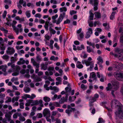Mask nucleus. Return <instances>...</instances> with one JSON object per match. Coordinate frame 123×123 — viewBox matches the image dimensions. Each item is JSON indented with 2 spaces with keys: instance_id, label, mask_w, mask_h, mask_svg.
<instances>
[{
  "instance_id": "nucleus-1",
  "label": "nucleus",
  "mask_w": 123,
  "mask_h": 123,
  "mask_svg": "<svg viewBox=\"0 0 123 123\" xmlns=\"http://www.w3.org/2000/svg\"><path fill=\"white\" fill-rule=\"evenodd\" d=\"M113 105L119 107V110L118 111L115 112V114L121 118L123 119V106L119 102L115 100H113L112 102L111 107Z\"/></svg>"
},
{
  "instance_id": "nucleus-2",
  "label": "nucleus",
  "mask_w": 123,
  "mask_h": 123,
  "mask_svg": "<svg viewBox=\"0 0 123 123\" xmlns=\"http://www.w3.org/2000/svg\"><path fill=\"white\" fill-rule=\"evenodd\" d=\"M66 92H65L64 91H62L61 92V94L62 95H63L65 94L66 96L65 98H62L61 100L59 101L60 103H63L65 102H67L68 99V96L69 95V93H70L71 89L69 88L68 87H67L65 88Z\"/></svg>"
},
{
  "instance_id": "nucleus-3",
  "label": "nucleus",
  "mask_w": 123,
  "mask_h": 123,
  "mask_svg": "<svg viewBox=\"0 0 123 123\" xmlns=\"http://www.w3.org/2000/svg\"><path fill=\"white\" fill-rule=\"evenodd\" d=\"M27 103L25 104V105L26 106H29L31 105V106L37 105L39 104H41L42 103V101L41 100L38 101L36 100H35L31 99L28 100L26 101Z\"/></svg>"
},
{
  "instance_id": "nucleus-4",
  "label": "nucleus",
  "mask_w": 123,
  "mask_h": 123,
  "mask_svg": "<svg viewBox=\"0 0 123 123\" xmlns=\"http://www.w3.org/2000/svg\"><path fill=\"white\" fill-rule=\"evenodd\" d=\"M115 52L117 53V55L114 54L112 52L110 53V54L115 57H118L120 59L122 60L123 59V49H117L115 50Z\"/></svg>"
},
{
  "instance_id": "nucleus-5",
  "label": "nucleus",
  "mask_w": 123,
  "mask_h": 123,
  "mask_svg": "<svg viewBox=\"0 0 123 123\" xmlns=\"http://www.w3.org/2000/svg\"><path fill=\"white\" fill-rule=\"evenodd\" d=\"M119 87L118 83L116 81L112 82V85L109 83L108 84V86L106 88L107 91L111 90L112 88H113L115 90H117Z\"/></svg>"
},
{
  "instance_id": "nucleus-6",
  "label": "nucleus",
  "mask_w": 123,
  "mask_h": 123,
  "mask_svg": "<svg viewBox=\"0 0 123 123\" xmlns=\"http://www.w3.org/2000/svg\"><path fill=\"white\" fill-rule=\"evenodd\" d=\"M114 75L118 80H121L123 79V72L122 71L115 72Z\"/></svg>"
},
{
  "instance_id": "nucleus-7",
  "label": "nucleus",
  "mask_w": 123,
  "mask_h": 123,
  "mask_svg": "<svg viewBox=\"0 0 123 123\" xmlns=\"http://www.w3.org/2000/svg\"><path fill=\"white\" fill-rule=\"evenodd\" d=\"M11 67L12 68H15V70H16L15 72L12 74V75L16 76L18 75L19 74V71L20 69V68L19 66H17L14 68L15 67V65L13 64L11 65Z\"/></svg>"
},
{
  "instance_id": "nucleus-8",
  "label": "nucleus",
  "mask_w": 123,
  "mask_h": 123,
  "mask_svg": "<svg viewBox=\"0 0 123 123\" xmlns=\"http://www.w3.org/2000/svg\"><path fill=\"white\" fill-rule=\"evenodd\" d=\"M65 15V12L63 13L62 14H61L58 18L57 20L53 21V23H56L57 25H58L60 24L62 21L63 18V17Z\"/></svg>"
},
{
  "instance_id": "nucleus-9",
  "label": "nucleus",
  "mask_w": 123,
  "mask_h": 123,
  "mask_svg": "<svg viewBox=\"0 0 123 123\" xmlns=\"http://www.w3.org/2000/svg\"><path fill=\"white\" fill-rule=\"evenodd\" d=\"M92 60V58L89 57L88 58L87 60H83L82 61V62L83 64H85L87 66H88L93 63L91 61Z\"/></svg>"
},
{
  "instance_id": "nucleus-10",
  "label": "nucleus",
  "mask_w": 123,
  "mask_h": 123,
  "mask_svg": "<svg viewBox=\"0 0 123 123\" xmlns=\"http://www.w3.org/2000/svg\"><path fill=\"white\" fill-rule=\"evenodd\" d=\"M43 113L44 117H50V111L49 109L47 108L44 109L43 111Z\"/></svg>"
},
{
  "instance_id": "nucleus-11",
  "label": "nucleus",
  "mask_w": 123,
  "mask_h": 123,
  "mask_svg": "<svg viewBox=\"0 0 123 123\" xmlns=\"http://www.w3.org/2000/svg\"><path fill=\"white\" fill-rule=\"evenodd\" d=\"M7 54L11 55L14 54L15 52V50L12 47H8L6 51Z\"/></svg>"
},
{
  "instance_id": "nucleus-12",
  "label": "nucleus",
  "mask_w": 123,
  "mask_h": 123,
  "mask_svg": "<svg viewBox=\"0 0 123 123\" xmlns=\"http://www.w3.org/2000/svg\"><path fill=\"white\" fill-rule=\"evenodd\" d=\"M88 31L86 33L85 36V38H89L90 37L91 34H92V31L91 28H89Z\"/></svg>"
},
{
  "instance_id": "nucleus-13",
  "label": "nucleus",
  "mask_w": 123,
  "mask_h": 123,
  "mask_svg": "<svg viewBox=\"0 0 123 123\" xmlns=\"http://www.w3.org/2000/svg\"><path fill=\"white\" fill-rule=\"evenodd\" d=\"M89 3L93 6L98 5L99 2L98 0H89Z\"/></svg>"
},
{
  "instance_id": "nucleus-14",
  "label": "nucleus",
  "mask_w": 123,
  "mask_h": 123,
  "mask_svg": "<svg viewBox=\"0 0 123 123\" xmlns=\"http://www.w3.org/2000/svg\"><path fill=\"white\" fill-rule=\"evenodd\" d=\"M98 97L99 96L98 94H96L94 95V98H93L91 100V101H90L89 105L90 106H92L91 104L96 101V99L98 98Z\"/></svg>"
},
{
  "instance_id": "nucleus-15",
  "label": "nucleus",
  "mask_w": 123,
  "mask_h": 123,
  "mask_svg": "<svg viewBox=\"0 0 123 123\" xmlns=\"http://www.w3.org/2000/svg\"><path fill=\"white\" fill-rule=\"evenodd\" d=\"M12 115L11 113V112H8L6 113L5 115V117L9 121H10L11 120V118Z\"/></svg>"
},
{
  "instance_id": "nucleus-16",
  "label": "nucleus",
  "mask_w": 123,
  "mask_h": 123,
  "mask_svg": "<svg viewBox=\"0 0 123 123\" xmlns=\"http://www.w3.org/2000/svg\"><path fill=\"white\" fill-rule=\"evenodd\" d=\"M96 74L94 72H92L90 73L89 78L90 79L93 78V80L96 81L97 80V78L96 77Z\"/></svg>"
},
{
  "instance_id": "nucleus-17",
  "label": "nucleus",
  "mask_w": 123,
  "mask_h": 123,
  "mask_svg": "<svg viewBox=\"0 0 123 123\" xmlns=\"http://www.w3.org/2000/svg\"><path fill=\"white\" fill-rule=\"evenodd\" d=\"M97 76L99 78H100V81L101 82H104V79L105 78L102 74H100L99 72H98L97 73Z\"/></svg>"
},
{
  "instance_id": "nucleus-18",
  "label": "nucleus",
  "mask_w": 123,
  "mask_h": 123,
  "mask_svg": "<svg viewBox=\"0 0 123 123\" xmlns=\"http://www.w3.org/2000/svg\"><path fill=\"white\" fill-rule=\"evenodd\" d=\"M15 19L16 20H18L20 23H21L22 22L25 21V19L24 18H20L19 16H16L15 18Z\"/></svg>"
},
{
  "instance_id": "nucleus-19",
  "label": "nucleus",
  "mask_w": 123,
  "mask_h": 123,
  "mask_svg": "<svg viewBox=\"0 0 123 123\" xmlns=\"http://www.w3.org/2000/svg\"><path fill=\"white\" fill-rule=\"evenodd\" d=\"M45 84L44 85V87L47 90H49V87L47 86L49 85L50 83V82L48 80H46L45 81Z\"/></svg>"
},
{
  "instance_id": "nucleus-20",
  "label": "nucleus",
  "mask_w": 123,
  "mask_h": 123,
  "mask_svg": "<svg viewBox=\"0 0 123 123\" xmlns=\"http://www.w3.org/2000/svg\"><path fill=\"white\" fill-rule=\"evenodd\" d=\"M76 66L77 68L79 69L82 68L83 67L81 62L79 61L77 62Z\"/></svg>"
},
{
  "instance_id": "nucleus-21",
  "label": "nucleus",
  "mask_w": 123,
  "mask_h": 123,
  "mask_svg": "<svg viewBox=\"0 0 123 123\" xmlns=\"http://www.w3.org/2000/svg\"><path fill=\"white\" fill-rule=\"evenodd\" d=\"M97 59L98 60L97 63L98 64H100V63H101L103 62V60L101 56H99Z\"/></svg>"
},
{
  "instance_id": "nucleus-22",
  "label": "nucleus",
  "mask_w": 123,
  "mask_h": 123,
  "mask_svg": "<svg viewBox=\"0 0 123 123\" xmlns=\"http://www.w3.org/2000/svg\"><path fill=\"white\" fill-rule=\"evenodd\" d=\"M7 66L6 65H2L0 66V70L2 69V70L4 72H5L6 70V68Z\"/></svg>"
},
{
  "instance_id": "nucleus-23",
  "label": "nucleus",
  "mask_w": 123,
  "mask_h": 123,
  "mask_svg": "<svg viewBox=\"0 0 123 123\" xmlns=\"http://www.w3.org/2000/svg\"><path fill=\"white\" fill-rule=\"evenodd\" d=\"M25 63V61L22 58H20L19 60L17 62L18 65H20L24 64Z\"/></svg>"
},
{
  "instance_id": "nucleus-24",
  "label": "nucleus",
  "mask_w": 123,
  "mask_h": 123,
  "mask_svg": "<svg viewBox=\"0 0 123 123\" xmlns=\"http://www.w3.org/2000/svg\"><path fill=\"white\" fill-rule=\"evenodd\" d=\"M87 54L84 51L82 52L80 55L81 57L83 59L86 58L87 57Z\"/></svg>"
},
{
  "instance_id": "nucleus-25",
  "label": "nucleus",
  "mask_w": 123,
  "mask_h": 123,
  "mask_svg": "<svg viewBox=\"0 0 123 123\" xmlns=\"http://www.w3.org/2000/svg\"><path fill=\"white\" fill-rule=\"evenodd\" d=\"M78 39L79 40H80L83 38L84 37L83 33L81 32L80 34H78Z\"/></svg>"
},
{
  "instance_id": "nucleus-26",
  "label": "nucleus",
  "mask_w": 123,
  "mask_h": 123,
  "mask_svg": "<svg viewBox=\"0 0 123 123\" xmlns=\"http://www.w3.org/2000/svg\"><path fill=\"white\" fill-rule=\"evenodd\" d=\"M75 110V108H71L70 109H67L66 110V112L68 114V115L71 113L72 111H74Z\"/></svg>"
},
{
  "instance_id": "nucleus-27",
  "label": "nucleus",
  "mask_w": 123,
  "mask_h": 123,
  "mask_svg": "<svg viewBox=\"0 0 123 123\" xmlns=\"http://www.w3.org/2000/svg\"><path fill=\"white\" fill-rule=\"evenodd\" d=\"M90 15L89 17L88 20H92L93 18L94 14L92 12V11H90L89 12Z\"/></svg>"
},
{
  "instance_id": "nucleus-28",
  "label": "nucleus",
  "mask_w": 123,
  "mask_h": 123,
  "mask_svg": "<svg viewBox=\"0 0 123 123\" xmlns=\"http://www.w3.org/2000/svg\"><path fill=\"white\" fill-rule=\"evenodd\" d=\"M41 69L44 70H46L47 68V65H45L44 63H42L41 64Z\"/></svg>"
},
{
  "instance_id": "nucleus-29",
  "label": "nucleus",
  "mask_w": 123,
  "mask_h": 123,
  "mask_svg": "<svg viewBox=\"0 0 123 123\" xmlns=\"http://www.w3.org/2000/svg\"><path fill=\"white\" fill-rule=\"evenodd\" d=\"M54 105L53 103L52 102H50L49 104V107L50 110H53L55 108Z\"/></svg>"
},
{
  "instance_id": "nucleus-30",
  "label": "nucleus",
  "mask_w": 123,
  "mask_h": 123,
  "mask_svg": "<svg viewBox=\"0 0 123 123\" xmlns=\"http://www.w3.org/2000/svg\"><path fill=\"white\" fill-rule=\"evenodd\" d=\"M95 15L96 18H101V15L99 12H96L95 13Z\"/></svg>"
},
{
  "instance_id": "nucleus-31",
  "label": "nucleus",
  "mask_w": 123,
  "mask_h": 123,
  "mask_svg": "<svg viewBox=\"0 0 123 123\" xmlns=\"http://www.w3.org/2000/svg\"><path fill=\"white\" fill-rule=\"evenodd\" d=\"M23 99H26L27 98L30 99V95L28 94H25L22 96Z\"/></svg>"
},
{
  "instance_id": "nucleus-32",
  "label": "nucleus",
  "mask_w": 123,
  "mask_h": 123,
  "mask_svg": "<svg viewBox=\"0 0 123 123\" xmlns=\"http://www.w3.org/2000/svg\"><path fill=\"white\" fill-rule=\"evenodd\" d=\"M117 64L116 65L117 66L116 67V68H118L119 69H121L123 68V64L122 63H117Z\"/></svg>"
},
{
  "instance_id": "nucleus-33",
  "label": "nucleus",
  "mask_w": 123,
  "mask_h": 123,
  "mask_svg": "<svg viewBox=\"0 0 123 123\" xmlns=\"http://www.w3.org/2000/svg\"><path fill=\"white\" fill-rule=\"evenodd\" d=\"M43 99L45 102H49L50 101V99L48 97L45 96L43 98Z\"/></svg>"
},
{
  "instance_id": "nucleus-34",
  "label": "nucleus",
  "mask_w": 123,
  "mask_h": 123,
  "mask_svg": "<svg viewBox=\"0 0 123 123\" xmlns=\"http://www.w3.org/2000/svg\"><path fill=\"white\" fill-rule=\"evenodd\" d=\"M58 59V58L57 57H55L54 56H51L50 58V59L51 60L54 61L57 60Z\"/></svg>"
},
{
  "instance_id": "nucleus-35",
  "label": "nucleus",
  "mask_w": 123,
  "mask_h": 123,
  "mask_svg": "<svg viewBox=\"0 0 123 123\" xmlns=\"http://www.w3.org/2000/svg\"><path fill=\"white\" fill-rule=\"evenodd\" d=\"M116 13V12L115 11H114L112 12L110 16V18L111 19L113 20V19L114 18V15Z\"/></svg>"
},
{
  "instance_id": "nucleus-36",
  "label": "nucleus",
  "mask_w": 123,
  "mask_h": 123,
  "mask_svg": "<svg viewBox=\"0 0 123 123\" xmlns=\"http://www.w3.org/2000/svg\"><path fill=\"white\" fill-rule=\"evenodd\" d=\"M19 97V96L17 97H14L12 98V103H14L15 101H17L18 100Z\"/></svg>"
},
{
  "instance_id": "nucleus-37",
  "label": "nucleus",
  "mask_w": 123,
  "mask_h": 123,
  "mask_svg": "<svg viewBox=\"0 0 123 123\" xmlns=\"http://www.w3.org/2000/svg\"><path fill=\"white\" fill-rule=\"evenodd\" d=\"M85 49L84 46L83 44H82L80 46L77 47V49L78 50H81Z\"/></svg>"
},
{
  "instance_id": "nucleus-38",
  "label": "nucleus",
  "mask_w": 123,
  "mask_h": 123,
  "mask_svg": "<svg viewBox=\"0 0 123 123\" xmlns=\"http://www.w3.org/2000/svg\"><path fill=\"white\" fill-rule=\"evenodd\" d=\"M21 115V114L18 113H15L13 115V117L14 118H16L18 117V116H20Z\"/></svg>"
},
{
  "instance_id": "nucleus-39",
  "label": "nucleus",
  "mask_w": 123,
  "mask_h": 123,
  "mask_svg": "<svg viewBox=\"0 0 123 123\" xmlns=\"http://www.w3.org/2000/svg\"><path fill=\"white\" fill-rule=\"evenodd\" d=\"M30 11H26L25 13L26 16L28 18H29L31 17Z\"/></svg>"
},
{
  "instance_id": "nucleus-40",
  "label": "nucleus",
  "mask_w": 123,
  "mask_h": 123,
  "mask_svg": "<svg viewBox=\"0 0 123 123\" xmlns=\"http://www.w3.org/2000/svg\"><path fill=\"white\" fill-rule=\"evenodd\" d=\"M49 22L48 21H46L45 23V25H44V27L45 29L46 30H48V27L49 26Z\"/></svg>"
},
{
  "instance_id": "nucleus-41",
  "label": "nucleus",
  "mask_w": 123,
  "mask_h": 123,
  "mask_svg": "<svg viewBox=\"0 0 123 123\" xmlns=\"http://www.w3.org/2000/svg\"><path fill=\"white\" fill-rule=\"evenodd\" d=\"M24 91L26 93L29 92L31 90V89L29 87H25L24 89Z\"/></svg>"
},
{
  "instance_id": "nucleus-42",
  "label": "nucleus",
  "mask_w": 123,
  "mask_h": 123,
  "mask_svg": "<svg viewBox=\"0 0 123 123\" xmlns=\"http://www.w3.org/2000/svg\"><path fill=\"white\" fill-rule=\"evenodd\" d=\"M12 27L14 31L17 34H18V29L16 28L14 26H12Z\"/></svg>"
},
{
  "instance_id": "nucleus-43",
  "label": "nucleus",
  "mask_w": 123,
  "mask_h": 123,
  "mask_svg": "<svg viewBox=\"0 0 123 123\" xmlns=\"http://www.w3.org/2000/svg\"><path fill=\"white\" fill-rule=\"evenodd\" d=\"M59 10L60 12H62L63 11L66 12L67 10V8L65 7H63L61 8H60L59 9Z\"/></svg>"
},
{
  "instance_id": "nucleus-44",
  "label": "nucleus",
  "mask_w": 123,
  "mask_h": 123,
  "mask_svg": "<svg viewBox=\"0 0 123 123\" xmlns=\"http://www.w3.org/2000/svg\"><path fill=\"white\" fill-rule=\"evenodd\" d=\"M17 60L16 57H12L11 59V62L12 63H14L15 61Z\"/></svg>"
},
{
  "instance_id": "nucleus-45",
  "label": "nucleus",
  "mask_w": 123,
  "mask_h": 123,
  "mask_svg": "<svg viewBox=\"0 0 123 123\" xmlns=\"http://www.w3.org/2000/svg\"><path fill=\"white\" fill-rule=\"evenodd\" d=\"M19 117V120L21 121H24L25 120V118L22 116L21 115Z\"/></svg>"
},
{
  "instance_id": "nucleus-46",
  "label": "nucleus",
  "mask_w": 123,
  "mask_h": 123,
  "mask_svg": "<svg viewBox=\"0 0 123 123\" xmlns=\"http://www.w3.org/2000/svg\"><path fill=\"white\" fill-rule=\"evenodd\" d=\"M88 23L90 27H92L93 26V23L92 21L90 20H88Z\"/></svg>"
},
{
  "instance_id": "nucleus-47",
  "label": "nucleus",
  "mask_w": 123,
  "mask_h": 123,
  "mask_svg": "<svg viewBox=\"0 0 123 123\" xmlns=\"http://www.w3.org/2000/svg\"><path fill=\"white\" fill-rule=\"evenodd\" d=\"M98 122L97 123H103L105 122L104 120L101 118H99L98 119Z\"/></svg>"
},
{
  "instance_id": "nucleus-48",
  "label": "nucleus",
  "mask_w": 123,
  "mask_h": 123,
  "mask_svg": "<svg viewBox=\"0 0 123 123\" xmlns=\"http://www.w3.org/2000/svg\"><path fill=\"white\" fill-rule=\"evenodd\" d=\"M3 59L5 60H7L9 58V56L7 55H3L2 57Z\"/></svg>"
},
{
  "instance_id": "nucleus-49",
  "label": "nucleus",
  "mask_w": 123,
  "mask_h": 123,
  "mask_svg": "<svg viewBox=\"0 0 123 123\" xmlns=\"http://www.w3.org/2000/svg\"><path fill=\"white\" fill-rule=\"evenodd\" d=\"M100 25L101 24L99 21H95L94 23V27L96 26L97 25Z\"/></svg>"
},
{
  "instance_id": "nucleus-50",
  "label": "nucleus",
  "mask_w": 123,
  "mask_h": 123,
  "mask_svg": "<svg viewBox=\"0 0 123 123\" xmlns=\"http://www.w3.org/2000/svg\"><path fill=\"white\" fill-rule=\"evenodd\" d=\"M49 30L50 32L53 34H55L56 33V31L51 28H49Z\"/></svg>"
},
{
  "instance_id": "nucleus-51",
  "label": "nucleus",
  "mask_w": 123,
  "mask_h": 123,
  "mask_svg": "<svg viewBox=\"0 0 123 123\" xmlns=\"http://www.w3.org/2000/svg\"><path fill=\"white\" fill-rule=\"evenodd\" d=\"M44 37L46 40H49L50 39V36L47 34L45 35Z\"/></svg>"
},
{
  "instance_id": "nucleus-52",
  "label": "nucleus",
  "mask_w": 123,
  "mask_h": 123,
  "mask_svg": "<svg viewBox=\"0 0 123 123\" xmlns=\"http://www.w3.org/2000/svg\"><path fill=\"white\" fill-rule=\"evenodd\" d=\"M76 97L75 96H73L71 98L70 97L69 98V100L71 102L72 101H74L76 98Z\"/></svg>"
},
{
  "instance_id": "nucleus-53",
  "label": "nucleus",
  "mask_w": 123,
  "mask_h": 123,
  "mask_svg": "<svg viewBox=\"0 0 123 123\" xmlns=\"http://www.w3.org/2000/svg\"><path fill=\"white\" fill-rule=\"evenodd\" d=\"M53 103L55 106L56 107H59L60 106L59 104L56 102Z\"/></svg>"
},
{
  "instance_id": "nucleus-54",
  "label": "nucleus",
  "mask_w": 123,
  "mask_h": 123,
  "mask_svg": "<svg viewBox=\"0 0 123 123\" xmlns=\"http://www.w3.org/2000/svg\"><path fill=\"white\" fill-rule=\"evenodd\" d=\"M87 51L88 53H90L92 51V49H91L89 46L87 47Z\"/></svg>"
},
{
  "instance_id": "nucleus-55",
  "label": "nucleus",
  "mask_w": 123,
  "mask_h": 123,
  "mask_svg": "<svg viewBox=\"0 0 123 123\" xmlns=\"http://www.w3.org/2000/svg\"><path fill=\"white\" fill-rule=\"evenodd\" d=\"M0 48L1 50H4L5 49V47L3 44H1L0 45Z\"/></svg>"
},
{
  "instance_id": "nucleus-56",
  "label": "nucleus",
  "mask_w": 123,
  "mask_h": 123,
  "mask_svg": "<svg viewBox=\"0 0 123 123\" xmlns=\"http://www.w3.org/2000/svg\"><path fill=\"white\" fill-rule=\"evenodd\" d=\"M23 47L24 46H16V49L18 50L22 49Z\"/></svg>"
},
{
  "instance_id": "nucleus-57",
  "label": "nucleus",
  "mask_w": 123,
  "mask_h": 123,
  "mask_svg": "<svg viewBox=\"0 0 123 123\" xmlns=\"http://www.w3.org/2000/svg\"><path fill=\"white\" fill-rule=\"evenodd\" d=\"M33 65L34 66H35L37 68H38L39 67L40 63H37L36 62Z\"/></svg>"
},
{
  "instance_id": "nucleus-58",
  "label": "nucleus",
  "mask_w": 123,
  "mask_h": 123,
  "mask_svg": "<svg viewBox=\"0 0 123 123\" xmlns=\"http://www.w3.org/2000/svg\"><path fill=\"white\" fill-rule=\"evenodd\" d=\"M77 12L74 10H72L70 11V14L71 15L76 13Z\"/></svg>"
},
{
  "instance_id": "nucleus-59",
  "label": "nucleus",
  "mask_w": 123,
  "mask_h": 123,
  "mask_svg": "<svg viewBox=\"0 0 123 123\" xmlns=\"http://www.w3.org/2000/svg\"><path fill=\"white\" fill-rule=\"evenodd\" d=\"M7 14V12L6 11H4V12L2 14V17L3 18H5L6 17Z\"/></svg>"
},
{
  "instance_id": "nucleus-60",
  "label": "nucleus",
  "mask_w": 123,
  "mask_h": 123,
  "mask_svg": "<svg viewBox=\"0 0 123 123\" xmlns=\"http://www.w3.org/2000/svg\"><path fill=\"white\" fill-rule=\"evenodd\" d=\"M6 19L7 20V22L6 23V24L11 26V21H10V20H8L7 18H6Z\"/></svg>"
},
{
  "instance_id": "nucleus-61",
  "label": "nucleus",
  "mask_w": 123,
  "mask_h": 123,
  "mask_svg": "<svg viewBox=\"0 0 123 123\" xmlns=\"http://www.w3.org/2000/svg\"><path fill=\"white\" fill-rule=\"evenodd\" d=\"M120 43H123V33H122L121 36L120 38Z\"/></svg>"
},
{
  "instance_id": "nucleus-62",
  "label": "nucleus",
  "mask_w": 123,
  "mask_h": 123,
  "mask_svg": "<svg viewBox=\"0 0 123 123\" xmlns=\"http://www.w3.org/2000/svg\"><path fill=\"white\" fill-rule=\"evenodd\" d=\"M20 108L21 109H23L24 108V103H20L19 104Z\"/></svg>"
},
{
  "instance_id": "nucleus-63",
  "label": "nucleus",
  "mask_w": 123,
  "mask_h": 123,
  "mask_svg": "<svg viewBox=\"0 0 123 123\" xmlns=\"http://www.w3.org/2000/svg\"><path fill=\"white\" fill-rule=\"evenodd\" d=\"M37 61H41L42 58L39 55H38L36 57Z\"/></svg>"
},
{
  "instance_id": "nucleus-64",
  "label": "nucleus",
  "mask_w": 123,
  "mask_h": 123,
  "mask_svg": "<svg viewBox=\"0 0 123 123\" xmlns=\"http://www.w3.org/2000/svg\"><path fill=\"white\" fill-rule=\"evenodd\" d=\"M18 78L17 77L15 78L14 77L12 78L11 80L12 82H14L18 80Z\"/></svg>"
}]
</instances>
